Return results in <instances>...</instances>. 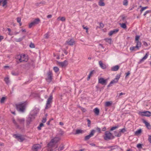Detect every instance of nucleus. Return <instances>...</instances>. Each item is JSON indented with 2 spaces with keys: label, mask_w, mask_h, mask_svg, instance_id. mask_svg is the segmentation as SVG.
<instances>
[{
  "label": "nucleus",
  "mask_w": 151,
  "mask_h": 151,
  "mask_svg": "<svg viewBox=\"0 0 151 151\" xmlns=\"http://www.w3.org/2000/svg\"><path fill=\"white\" fill-rule=\"evenodd\" d=\"M60 140V137H56L51 139L47 144V151H55L56 149L58 147L57 143Z\"/></svg>",
  "instance_id": "1"
},
{
  "label": "nucleus",
  "mask_w": 151,
  "mask_h": 151,
  "mask_svg": "<svg viewBox=\"0 0 151 151\" xmlns=\"http://www.w3.org/2000/svg\"><path fill=\"white\" fill-rule=\"evenodd\" d=\"M16 109L19 111L23 112L26 108V104L24 103H20L16 105Z\"/></svg>",
  "instance_id": "2"
},
{
  "label": "nucleus",
  "mask_w": 151,
  "mask_h": 151,
  "mask_svg": "<svg viewBox=\"0 0 151 151\" xmlns=\"http://www.w3.org/2000/svg\"><path fill=\"white\" fill-rule=\"evenodd\" d=\"M114 136L109 131H107L105 132L104 135V140L108 141L114 139Z\"/></svg>",
  "instance_id": "3"
},
{
  "label": "nucleus",
  "mask_w": 151,
  "mask_h": 151,
  "mask_svg": "<svg viewBox=\"0 0 151 151\" xmlns=\"http://www.w3.org/2000/svg\"><path fill=\"white\" fill-rule=\"evenodd\" d=\"M19 60L20 62H27V56L25 55H22L18 56Z\"/></svg>",
  "instance_id": "4"
},
{
  "label": "nucleus",
  "mask_w": 151,
  "mask_h": 151,
  "mask_svg": "<svg viewBox=\"0 0 151 151\" xmlns=\"http://www.w3.org/2000/svg\"><path fill=\"white\" fill-rule=\"evenodd\" d=\"M40 19L38 18L35 19L32 22L29 24V28H31L32 26L38 24L40 23Z\"/></svg>",
  "instance_id": "5"
},
{
  "label": "nucleus",
  "mask_w": 151,
  "mask_h": 151,
  "mask_svg": "<svg viewBox=\"0 0 151 151\" xmlns=\"http://www.w3.org/2000/svg\"><path fill=\"white\" fill-rule=\"evenodd\" d=\"M53 99L52 96V95H51L50 96V97L47 99L46 106L45 107L46 109H48V108H50L51 106L50 104L52 102V100Z\"/></svg>",
  "instance_id": "6"
},
{
  "label": "nucleus",
  "mask_w": 151,
  "mask_h": 151,
  "mask_svg": "<svg viewBox=\"0 0 151 151\" xmlns=\"http://www.w3.org/2000/svg\"><path fill=\"white\" fill-rule=\"evenodd\" d=\"M139 114L142 116H144L147 117H150L151 115V113L148 111L140 112Z\"/></svg>",
  "instance_id": "7"
},
{
  "label": "nucleus",
  "mask_w": 151,
  "mask_h": 151,
  "mask_svg": "<svg viewBox=\"0 0 151 151\" xmlns=\"http://www.w3.org/2000/svg\"><path fill=\"white\" fill-rule=\"evenodd\" d=\"M47 78L48 82H50L52 79V74L51 71H49L47 73Z\"/></svg>",
  "instance_id": "8"
},
{
  "label": "nucleus",
  "mask_w": 151,
  "mask_h": 151,
  "mask_svg": "<svg viewBox=\"0 0 151 151\" xmlns=\"http://www.w3.org/2000/svg\"><path fill=\"white\" fill-rule=\"evenodd\" d=\"M95 132V130H92L90 134L88 135H87L85 137V140H87L89 139L91 137L93 136V135Z\"/></svg>",
  "instance_id": "9"
},
{
  "label": "nucleus",
  "mask_w": 151,
  "mask_h": 151,
  "mask_svg": "<svg viewBox=\"0 0 151 151\" xmlns=\"http://www.w3.org/2000/svg\"><path fill=\"white\" fill-rule=\"evenodd\" d=\"M66 43L68 45L73 46L75 44V42L73 39H71L68 40L66 42Z\"/></svg>",
  "instance_id": "10"
},
{
  "label": "nucleus",
  "mask_w": 151,
  "mask_h": 151,
  "mask_svg": "<svg viewBox=\"0 0 151 151\" xmlns=\"http://www.w3.org/2000/svg\"><path fill=\"white\" fill-rule=\"evenodd\" d=\"M58 64L62 67L68 65L67 61L65 60L63 62L57 61Z\"/></svg>",
  "instance_id": "11"
},
{
  "label": "nucleus",
  "mask_w": 151,
  "mask_h": 151,
  "mask_svg": "<svg viewBox=\"0 0 151 151\" xmlns=\"http://www.w3.org/2000/svg\"><path fill=\"white\" fill-rule=\"evenodd\" d=\"M15 135L16 136V138L17 139L18 141L20 142H22L25 139L21 135L15 134Z\"/></svg>",
  "instance_id": "12"
},
{
  "label": "nucleus",
  "mask_w": 151,
  "mask_h": 151,
  "mask_svg": "<svg viewBox=\"0 0 151 151\" xmlns=\"http://www.w3.org/2000/svg\"><path fill=\"white\" fill-rule=\"evenodd\" d=\"M98 82L102 85H106L107 84V80L104 79L103 78H101L99 79Z\"/></svg>",
  "instance_id": "13"
},
{
  "label": "nucleus",
  "mask_w": 151,
  "mask_h": 151,
  "mask_svg": "<svg viewBox=\"0 0 151 151\" xmlns=\"http://www.w3.org/2000/svg\"><path fill=\"white\" fill-rule=\"evenodd\" d=\"M41 146L39 144L34 145L32 147L33 151H37L39 149H40Z\"/></svg>",
  "instance_id": "14"
},
{
  "label": "nucleus",
  "mask_w": 151,
  "mask_h": 151,
  "mask_svg": "<svg viewBox=\"0 0 151 151\" xmlns=\"http://www.w3.org/2000/svg\"><path fill=\"white\" fill-rule=\"evenodd\" d=\"M120 77V76L119 75H117L116 77L115 78L114 80L112 81L110 83V84H113L114 83H116L118 82L119 79Z\"/></svg>",
  "instance_id": "15"
},
{
  "label": "nucleus",
  "mask_w": 151,
  "mask_h": 151,
  "mask_svg": "<svg viewBox=\"0 0 151 151\" xmlns=\"http://www.w3.org/2000/svg\"><path fill=\"white\" fill-rule=\"evenodd\" d=\"M142 122L145 124V126L148 129H151V126L149 123L144 119H142Z\"/></svg>",
  "instance_id": "16"
},
{
  "label": "nucleus",
  "mask_w": 151,
  "mask_h": 151,
  "mask_svg": "<svg viewBox=\"0 0 151 151\" xmlns=\"http://www.w3.org/2000/svg\"><path fill=\"white\" fill-rule=\"evenodd\" d=\"M18 122L20 124L23 126L24 123L25 119L24 118H18L17 119Z\"/></svg>",
  "instance_id": "17"
},
{
  "label": "nucleus",
  "mask_w": 151,
  "mask_h": 151,
  "mask_svg": "<svg viewBox=\"0 0 151 151\" xmlns=\"http://www.w3.org/2000/svg\"><path fill=\"white\" fill-rule=\"evenodd\" d=\"M99 64L100 67L103 69H105L106 68V65L104 64L101 61H99Z\"/></svg>",
  "instance_id": "18"
},
{
  "label": "nucleus",
  "mask_w": 151,
  "mask_h": 151,
  "mask_svg": "<svg viewBox=\"0 0 151 151\" xmlns=\"http://www.w3.org/2000/svg\"><path fill=\"white\" fill-rule=\"evenodd\" d=\"M119 31V29H114L113 30H112L109 33V35L110 36L114 34H115L117 32Z\"/></svg>",
  "instance_id": "19"
},
{
  "label": "nucleus",
  "mask_w": 151,
  "mask_h": 151,
  "mask_svg": "<svg viewBox=\"0 0 151 151\" xmlns=\"http://www.w3.org/2000/svg\"><path fill=\"white\" fill-rule=\"evenodd\" d=\"M45 1H42L40 2L37 3L35 4V5L37 6H40L45 5L46 4Z\"/></svg>",
  "instance_id": "20"
},
{
  "label": "nucleus",
  "mask_w": 151,
  "mask_h": 151,
  "mask_svg": "<svg viewBox=\"0 0 151 151\" xmlns=\"http://www.w3.org/2000/svg\"><path fill=\"white\" fill-rule=\"evenodd\" d=\"M119 69V66L118 65H116L112 67L111 68V70L113 71H116Z\"/></svg>",
  "instance_id": "21"
},
{
  "label": "nucleus",
  "mask_w": 151,
  "mask_h": 151,
  "mask_svg": "<svg viewBox=\"0 0 151 151\" xmlns=\"http://www.w3.org/2000/svg\"><path fill=\"white\" fill-rule=\"evenodd\" d=\"M136 43H137L136 46V49L137 50H138L139 49V48L141 47L142 43L141 42H139V41L136 42Z\"/></svg>",
  "instance_id": "22"
},
{
  "label": "nucleus",
  "mask_w": 151,
  "mask_h": 151,
  "mask_svg": "<svg viewBox=\"0 0 151 151\" xmlns=\"http://www.w3.org/2000/svg\"><path fill=\"white\" fill-rule=\"evenodd\" d=\"M148 56V53L146 54L139 61V63H140L143 62L147 58Z\"/></svg>",
  "instance_id": "23"
},
{
  "label": "nucleus",
  "mask_w": 151,
  "mask_h": 151,
  "mask_svg": "<svg viewBox=\"0 0 151 151\" xmlns=\"http://www.w3.org/2000/svg\"><path fill=\"white\" fill-rule=\"evenodd\" d=\"M104 0H100L98 2V4L100 6H102L105 5V4L104 2Z\"/></svg>",
  "instance_id": "24"
},
{
  "label": "nucleus",
  "mask_w": 151,
  "mask_h": 151,
  "mask_svg": "<svg viewBox=\"0 0 151 151\" xmlns=\"http://www.w3.org/2000/svg\"><path fill=\"white\" fill-rule=\"evenodd\" d=\"M111 149V150H117L116 151H119L120 150H121V149L119 147L117 146L112 147Z\"/></svg>",
  "instance_id": "25"
},
{
  "label": "nucleus",
  "mask_w": 151,
  "mask_h": 151,
  "mask_svg": "<svg viewBox=\"0 0 151 151\" xmlns=\"http://www.w3.org/2000/svg\"><path fill=\"white\" fill-rule=\"evenodd\" d=\"M25 37V36H23L22 37L19 38H16L15 39V40L17 42H19L22 41L24 39Z\"/></svg>",
  "instance_id": "26"
},
{
  "label": "nucleus",
  "mask_w": 151,
  "mask_h": 151,
  "mask_svg": "<svg viewBox=\"0 0 151 151\" xmlns=\"http://www.w3.org/2000/svg\"><path fill=\"white\" fill-rule=\"evenodd\" d=\"M93 111L95 114L96 115H99V110L97 108H96L94 109L93 110Z\"/></svg>",
  "instance_id": "27"
},
{
  "label": "nucleus",
  "mask_w": 151,
  "mask_h": 151,
  "mask_svg": "<svg viewBox=\"0 0 151 151\" xmlns=\"http://www.w3.org/2000/svg\"><path fill=\"white\" fill-rule=\"evenodd\" d=\"M112 104V102L111 101L106 102L105 103V106L108 107L111 106Z\"/></svg>",
  "instance_id": "28"
},
{
  "label": "nucleus",
  "mask_w": 151,
  "mask_h": 151,
  "mask_svg": "<svg viewBox=\"0 0 151 151\" xmlns=\"http://www.w3.org/2000/svg\"><path fill=\"white\" fill-rule=\"evenodd\" d=\"M83 131L81 129H77L76 131V132L74 134H78L82 133Z\"/></svg>",
  "instance_id": "29"
},
{
  "label": "nucleus",
  "mask_w": 151,
  "mask_h": 151,
  "mask_svg": "<svg viewBox=\"0 0 151 151\" xmlns=\"http://www.w3.org/2000/svg\"><path fill=\"white\" fill-rule=\"evenodd\" d=\"M64 146L63 144H61L58 149V151H61L63 150L64 149Z\"/></svg>",
  "instance_id": "30"
},
{
  "label": "nucleus",
  "mask_w": 151,
  "mask_h": 151,
  "mask_svg": "<svg viewBox=\"0 0 151 151\" xmlns=\"http://www.w3.org/2000/svg\"><path fill=\"white\" fill-rule=\"evenodd\" d=\"M114 134L115 136L117 137H119L121 135V134L119 132H118L116 131L114 132Z\"/></svg>",
  "instance_id": "31"
},
{
  "label": "nucleus",
  "mask_w": 151,
  "mask_h": 151,
  "mask_svg": "<svg viewBox=\"0 0 151 151\" xmlns=\"http://www.w3.org/2000/svg\"><path fill=\"white\" fill-rule=\"evenodd\" d=\"M35 114H30L29 115L28 117L29 118L31 119L32 121L34 120L35 118Z\"/></svg>",
  "instance_id": "32"
},
{
  "label": "nucleus",
  "mask_w": 151,
  "mask_h": 151,
  "mask_svg": "<svg viewBox=\"0 0 151 151\" xmlns=\"http://www.w3.org/2000/svg\"><path fill=\"white\" fill-rule=\"evenodd\" d=\"M106 42H107L109 44H111V39L110 38H105L104 40Z\"/></svg>",
  "instance_id": "33"
},
{
  "label": "nucleus",
  "mask_w": 151,
  "mask_h": 151,
  "mask_svg": "<svg viewBox=\"0 0 151 151\" xmlns=\"http://www.w3.org/2000/svg\"><path fill=\"white\" fill-rule=\"evenodd\" d=\"M121 27L123 28L126 29L127 28V26L125 23L120 24Z\"/></svg>",
  "instance_id": "34"
},
{
  "label": "nucleus",
  "mask_w": 151,
  "mask_h": 151,
  "mask_svg": "<svg viewBox=\"0 0 151 151\" xmlns=\"http://www.w3.org/2000/svg\"><path fill=\"white\" fill-rule=\"evenodd\" d=\"M2 3L3 4L2 6H4L7 4V0H2Z\"/></svg>",
  "instance_id": "35"
},
{
  "label": "nucleus",
  "mask_w": 151,
  "mask_h": 151,
  "mask_svg": "<svg viewBox=\"0 0 151 151\" xmlns=\"http://www.w3.org/2000/svg\"><path fill=\"white\" fill-rule=\"evenodd\" d=\"M13 123L18 128H21L18 125L17 123L16 122V121L14 120H13Z\"/></svg>",
  "instance_id": "36"
},
{
  "label": "nucleus",
  "mask_w": 151,
  "mask_h": 151,
  "mask_svg": "<svg viewBox=\"0 0 151 151\" xmlns=\"http://www.w3.org/2000/svg\"><path fill=\"white\" fill-rule=\"evenodd\" d=\"M53 70L55 73H57L59 70V69L57 67H54L53 68Z\"/></svg>",
  "instance_id": "37"
},
{
  "label": "nucleus",
  "mask_w": 151,
  "mask_h": 151,
  "mask_svg": "<svg viewBox=\"0 0 151 151\" xmlns=\"http://www.w3.org/2000/svg\"><path fill=\"white\" fill-rule=\"evenodd\" d=\"M32 120L28 117L26 120V122L27 124H29Z\"/></svg>",
  "instance_id": "38"
},
{
  "label": "nucleus",
  "mask_w": 151,
  "mask_h": 151,
  "mask_svg": "<svg viewBox=\"0 0 151 151\" xmlns=\"http://www.w3.org/2000/svg\"><path fill=\"white\" fill-rule=\"evenodd\" d=\"M128 4L127 0H124L123 1V4L124 6H127Z\"/></svg>",
  "instance_id": "39"
},
{
  "label": "nucleus",
  "mask_w": 151,
  "mask_h": 151,
  "mask_svg": "<svg viewBox=\"0 0 151 151\" xmlns=\"http://www.w3.org/2000/svg\"><path fill=\"white\" fill-rule=\"evenodd\" d=\"M142 132V130L141 129H138L135 132V134L136 135L138 134H140Z\"/></svg>",
  "instance_id": "40"
},
{
  "label": "nucleus",
  "mask_w": 151,
  "mask_h": 151,
  "mask_svg": "<svg viewBox=\"0 0 151 151\" xmlns=\"http://www.w3.org/2000/svg\"><path fill=\"white\" fill-rule=\"evenodd\" d=\"M44 126V124L43 123H41L40 124L39 126L37 127V128L38 130H40L41 129V127Z\"/></svg>",
  "instance_id": "41"
},
{
  "label": "nucleus",
  "mask_w": 151,
  "mask_h": 151,
  "mask_svg": "<svg viewBox=\"0 0 151 151\" xmlns=\"http://www.w3.org/2000/svg\"><path fill=\"white\" fill-rule=\"evenodd\" d=\"M148 8V6H145L144 7H142L141 8V9L140 10V12H141V13H142V12L145 9H147Z\"/></svg>",
  "instance_id": "42"
},
{
  "label": "nucleus",
  "mask_w": 151,
  "mask_h": 151,
  "mask_svg": "<svg viewBox=\"0 0 151 151\" xmlns=\"http://www.w3.org/2000/svg\"><path fill=\"white\" fill-rule=\"evenodd\" d=\"M118 126H114V127H112L110 129V131H113V130L115 129H117V128H118Z\"/></svg>",
  "instance_id": "43"
},
{
  "label": "nucleus",
  "mask_w": 151,
  "mask_h": 151,
  "mask_svg": "<svg viewBox=\"0 0 151 151\" xmlns=\"http://www.w3.org/2000/svg\"><path fill=\"white\" fill-rule=\"evenodd\" d=\"M4 81H5V82H6V83L7 84H8V83H9V78L8 77L5 78H4Z\"/></svg>",
  "instance_id": "44"
},
{
  "label": "nucleus",
  "mask_w": 151,
  "mask_h": 151,
  "mask_svg": "<svg viewBox=\"0 0 151 151\" xmlns=\"http://www.w3.org/2000/svg\"><path fill=\"white\" fill-rule=\"evenodd\" d=\"M136 49V46L131 47L130 48V50L132 51L135 50Z\"/></svg>",
  "instance_id": "45"
},
{
  "label": "nucleus",
  "mask_w": 151,
  "mask_h": 151,
  "mask_svg": "<svg viewBox=\"0 0 151 151\" xmlns=\"http://www.w3.org/2000/svg\"><path fill=\"white\" fill-rule=\"evenodd\" d=\"M87 120L88 122V127H90L91 123V121L88 119H87Z\"/></svg>",
  "instance_id": "46"
},
{
  "label": "nucleus",
  "mask_w": 151,
  "mask_h": 151,
  "mask_svg": "<svg viewBox=\"0 0 151 151\" xmlns=\"http://www.w3.org/2000/svg\"><path fill=\"white\" fill-rule=\"evenodd\" d=\"M5 99H6V98H5V97H2L1 100V101H0L1 102V103H3L4 102Z\"/></svg>",
  "instance_id": "47"
},
{
  "label": "nucleus",
  "mask_w": 151,
  "mask_h": 151,
  "mask_svg": "<svg viewBox=\"0 0 151 151\" xmlns=\"http://www.w3.org/2000/svg\"><path fill=\"white\" fill-rule=\"evenodd\" d=\"M60 20L62 22H64L65 20V18L64 17H60Z\"/></svg>",
  "instance_id": "48"
},
{
  "label": "nucleus",
  "mask_w": 151,
  "mask_h": 151,
  "mask_svg": "<svg viewBox=\"0 0 151 151\" xmlns=\"http://www.w3.org/2000/svg\"><path fill=\"white\" fill-rule=\"evenodd\" d=\"M96 130L99 133H101V129L98 127H97L96 128Z\"/></svg>",
  "instance_id": "49"
},
{
  "label": "nucleus",
  "mask_w": 151,
  "mask_h": 151,
  "mask_svg": "<svg viewBox=\"0 0 151 151\" xmlns=\"http://www.w3.org/2000/svg\"><path fill=\"white\" fill-rule=\"evenodd\" d=\"M126 130L124 128H123L122 129H121L119 131V132L121 134V133H124V132H126Z\"/></svg>",
  "instance_id": "50"
},
{
  "label": "nucleus",
  "mask_w": 151,
  "mask_h": 151,
  "mask_svg": "<svg viewBox=\"0 0 151 151\" xmlns=\"http://www.w3.org/2000/svg\"><path fill=\"white\" fill-rule=\"evenodd\" d=\"M79 107L83 112H85L86 111V110L85 108L82 107L81 106H79Z\"/></svg>",
  "instance_id": "51"
},
{
  "label": "nucleus",
  "mask_w": 151,
  "mask_h": 151,
  "mask_svg": "<svg viewBox=\"0 0 151 151\" xmlns=\"http://www.w3.org/2000/svg\"><path fill=\"white\" fill-rule=\"evenodd\" d=\"M12 74L13 75L15 76H17L18 74L17 73L15 72H14V71H12Z\"/></svg>",
  "instance_id": "52"
},
{
  "label": "nucleus",
  "mask_w": 151,
  "mask_h": 151,
  "mask_svg": "<svg viewBox=\"0 0 151 151\" xmlns=\"http://www.w3.org/2000/svg\"><path fill=\"white\" fill-rule=\"evenodd\" d=\"M140 36L139 35H137L135 37V41L136 42L139 41V38Z\"/></svg>",
  "instance_id": "53"
},
{
  "label": "nucleus",
  "mask_w": 151,
  "mask_h": 151,
  "mask_svg": "<svg viewBox=\"0 0 151 151\" xmlns=\"http://www.w3.org/2000/svg\"><path fill=\"white\" fill-rule=\"evenodd\" d=\"M44 36H45V38H46V39L48 38L49 37V35L48 33H47Z\"/></svg>",
  "instance_id": "54"
},
{
  "label": "nucleus",
  "mask_w": 151,
  "mask_h": 151,
  "mask_svg": "<svg viewBox=\"0 0 151 151\" xmlns=\"http://www.w3.org/2000/svg\"><path fill=\"white\" fill-rule=\"evenodd\" d=\"M47 119L46 117L43 118L42 120V122L43 123H44L46 122Z\"/></svg>",
  "instance_id": "55"
},
{
  "label": "nucleus",
  "mask_w": 151,
  "mask_h": 151,
  "mask_svg": "<svg viewBox=\"0 0 151 151\" xmlns=\"http://www.w3.org/2000/svg\"><path fill=\"white\" fill-rule=\"evenodd\" d=\"M21 18L19 17H17V21L18 23L21 22Z\"/></svg>",
  "instance_id": "56"
},
{
  "label": "nucleus",
  "mask_w": 151,
  "mask_h": 151,
  "mask_svg": "<svg viewBox=\"0 0 151 151\" xmlns=\"http://www.w3.org/2000/svg\"><path fill=\"white\" fill-rule=\"evenodd\" d=\"M137 147L138 148H142V145L140 144H138L137 145Z\"/></svg>",
  "instance_id": "57"
},
{
  "label": "nucleus",
  "mask_w": 151,
  "mask_h": 151,
  "mask_svg": "<svg viewBox=\"0 0 151 151\" xmlns=\"http://www.w3.org/2000/svg\"><path fill=\"white\" fill-rule=\"evenodd\" d=\"M143 45L147 47L148 46V45L146 42L144 41L143 42Z\"/></svg>",
  "instance_id": "58"
},
{
  "label": "nucleus",
  "mask_w": 151,
  "mask_h": 151,
  "mask_svg": "<svg viewBox=\"0 0 151 151\" xmlns=\"http://www.w3.org/2000/svg\"><path fill=\"white\" fill-rule=\"evenodd\" d=\"M150 10L149 11H147L144 13V15L145 16L146 15V14H148V13H150Z\"/></svg>",
  "instance_id": "59"
},
{
  "label": "nucleus",
  "mask_w": 151,
  "mask_h": 151,
  "mask_svg": "<svg viewBox=\"0 0 151 151\" xmlns=\"http://www.w3.org/2000/svg\"><path fill=\"white\" fill-rule=\"evenodd\" d=\"M148 141L149 142L151 143V136L149 135Z\"/></svg>",
  "instance_id": "60"
},
{
  "label": "nucleus",
  "mask_w": 151,
  "mask_h": 151,
  "mask_svg": "<svg viewBox=\"0 0 151 151\" xmlns=\"http://www.w3.org/2000/svg\"><path fill=\"white\" fill-rule=\"evenodd\" d=\"M30 47L31 48H34L35 47L34 45V44L31 43L30 45Z\"/></svg>",
  "instance_id": "61"
},
{
  "label": "nucleus",
  "mask_w": 151,
  "mask_h": 151,
  "mask_svg": "<svg viewBox=\"0 0 151 151\" xmlns=\"http://www.w3.org/2000/svg\"><path fill=\"white\" fill-rule=\"evenodd\" d=\"M100 27H101L102 28H103L104 27V25L102 23H100Z\"/></svg>",
  "instance_id": "62"
},
{
  "label": "nucleus",
  "mask_w": 151,
  "mask_h": 151,
  "mask_svg": "<svg viewBox=\"0 0 151 151\" xmlns=\"http://www.w3.org/2000/svg\"><path fill=\"white\" fill-rule=\"evenodd\" d=\"M52 17V15L51 14L48 15L47 16V18H48V19L51 18Z\"/></svg>",
  "instance_id": "63"
},
{
  "label": "nucleus",
  "mask_w": 151,
  "mask_h": 151,
  "mask_svg": "<svg viewBox=\"0 0 151 151\" xmlns=\"http://www.w3.org/2000/svg\"><path fill=\"white\" fill-rule=\"evenodd\" d=\"M4 39V37L0 35V42Z\"/></svg>",
  "instance_id": "64"
}]
</instances>
